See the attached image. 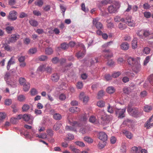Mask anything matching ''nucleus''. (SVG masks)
<instances>
[{"mask_svg":"<svg viewBox=\"0 0 153 153\" xmlns=\"http://www.w3.org/2000/svg\"><path fill=\"white\" fill-rule=\"evenodd\" d=\"M12 103V101L11 100L9 99H6L4 101V104L7 105H10Z\"/></svg>","mask_w":153,"mask_h":153,"instance_id":"obj_57","label":"nucleus"},{"mask_svg":"<svg viewBox=\"0 0 153 153\" xmlns=\"http://www.w3.org/2000/svg\"><path fill=\"white\" fill-rule=\"evenodd\" d=\"M97 136L99 138L103 141L105 142L107 140V135L104 132H99Z\"/></svg>","mask_w":153,"mask_h":153,"instance_id":"obj_11","label":"nucleus"},{"mask_svg":"<svg viewBox=\"0 0 153 153\" xmlns=\"http://www.w3.org/2000/svg\"><path fill=\"white\" fill-rule=\"evenodd\" d=\"M105 142L103 141L102 143L100 142L99 143V147L100 149L104 148L105 145Z\"/></svg>","mask_w":153,"mask_h":153,"instance_id":"obj_59","label":"nucleus"},{"mask_svg":"<svg viewBox=\"0 0 153 153\" xmlns=\"http://www.w3.org/2000/svg\"><path fill=\"white\" fill-rule=\"evenodd\" d=\"M152 118H150L144 125V126L146 129H148L150 128L151 127L153 126V123H150L152 122Z\"/></svg>","mask_w":153,"mask_h":153,"instance_id":"obj_15","label":"nucleus"},{"mask_svg":"<svg viewBox=\"0 0 153 153\" xmlns=\"http://www.w3.org/2000/svg\"><path fill=\"white\" fill-rule=\"evenodd\" d=\"M82 48L83 50L82 51L81 50L76 54V56L78 59L82 58L85 54V47L84 45H82Z\"/></svg>","mask_w":153,"mask_h":153,"instance_id":"obj_14","label":"nucleus"},{"mask_svg":"<svg viewBox=\"0 0 153 153\" xmlns=\"http://www.w3.org/2000/svg\"><path fill=\"white\" fill-rule=\"evenodd\" d=\"M83 85L82 82H77L76 85L78 89H81L83 87Z\"/></svg>","mask_w":153,"mask_h":153,"instance_id":"obj_62","label":"nucleus"},{"mask_svg":"<svg viewBox=\"0 0 153 153\" xmlns=\"http://www.w3.org/2000/svg\"><path fill=\"white\" fill-rule=\"evenodd\" d=\"M23 89L25 91H27L30 87V84L29 82H27L23 85Z\"/></svg>","mask_w":153,"mask_h":153,"instance_id":"obj_21","label":"nucleus"},{"mask_svg":"<svg viewBox=\"0 0 153 153\" xmlns=\"http://www.w3.org/2000/svg\"><path fill=\"white\" fill-rule=\"evenodd\" d=\"M99 19L98 18L94 19L93 21V24L98 29H101L103 28L102 24L99 21Z\"/></svg>","mask_w":153,"mask_h":153,"instance_id":"obj_8","label":"nucleus"},{"mask_svg":"<svg viewBox=\"0 0 153 153\" xmlns=\"http://www.w3.org/2000/svg\"><path fill=\"white\" fill-rule=\"evenodd\" d=\"M30 115L27 114H25L23 115L22 118L25 121H28L30 119Z\"/></svg>","mask_w":153,"mask_h":153,"instance_id":"obj_45","label":"nucleus"},{"mask_svg":"<svg viewBox=\"0 0 153 153\" xmlns=\"http://www.w3.org/2000/svg\"><path fill=\"white\" fill-rule=\"evenodd\" d=\"M150 49L148 47L145 48L143 51V53L146 54H148L150 53Z\"/></svg>","mask_w":153,"mask_h":153,"instance_id":"obj_51","label":"nucleus"},{"mask_svg":"<svg viewBox=\"0 0 153 153\" xmlns=\"http://www.w3.org/2000/svg\"><path fill=\"white\" fill-rule=\"evenodd\" d=\"M115 90L114 88L112 86L109 87L107 89V92L110 94L113 93L115 92Z\"/></svg>","mask_w":153,"mask_h":153,"instance_id":"obj_27","label":"nucleus"},{"mask_svg":"<svg viewBox=\"0 0 153 153\" xmlns=\"http://www.w3.org/2000/svg\"><path fill=\"white\" fill-rule=\"evenodd\" d=\"M121 152L123 153L125 152L126 151V144L125 143H122L121 146L120 148Z\"/></svg>","mask_w":153,"mask_h":153,"instance_id":"obj_40","label":"nucleus"},{"mask_svg":"<svg viewBox=\"0 0 153 153\" xmlns=\"http://www.w3.org/2000/svg\"><path fill=\"white\" fill-rule=\"evenodd\" d=\"M30 92L31 95L34 96L38 94V92L36 89L33 88L30 90Z\"/></svg>","mask_w":153,"mask_h":153,"instance_id":"obj_39","label":"nucleus"},{"mask_svg":"<svg viewBox=\"0 0 153 153\" xmlns=\"http://www.w3.org/2000/svg\"><path fill=\"white\" fill-rule=\"evenodd\" d=\"M137 40L136 38H134L132 41V46L133 49H135L137 47Z\"/></svg>","mask_w":153,"mask_h":153,"instance_id":"obj_23","label":"nucleus"},{"mask_svg":"<svg viewBox=\"0 0 153 153\" xmlns=\"http://www.w3.org/2000/svg\"><path fill=\"white\" fill-rule=\"evenodd\" d=\"M53 117L54 119L57 120H60L62 118L61 115L58 113H55L54 114Z\"/></svg>","mask_w":153,"mask_h":153,"instance_id":"obj_34","label":"nucleus"},{"mask_svg":"<svg viewBox=\"0 0 153 153\" xmlns=\"http://www.w3.org/2000/svg\"><path fill=\"white\" fill-rule=\"evenodd\" d=\"M19 84L21 85H23L27 82H26L25 79L23 77H20L19 79Z\"/></svg>","mask_w":153,"mask_h":153,"instance_id":"obj_47","label":"nucleus"},{"mask_svg":"<svg viewBox=\"0 0 153 153\" xmlns=\"http://www.w3.org/2000/svg\"><path fill=\"white\" fill-rule=\"evenodd\" d=\"M140 58L139 57H128L127 62L128 64L132 67V70L135 73H137L141 69V65L140 63Z\"/></svg>","mask_w":153,"mask_h":153,"instance_id":"obj_1","label":"nucleus"},{"mask_svg":"<svg viewBox=\"0 0 153 153\" xmlns=\"http://www.w3.org/2000/svg\"><path fill=\"white\" fill-rule=\"evenodd\" d=\"M5 29L8 33H10L14 29V27L13 26H8L6 27Z\"/></svg>","mask_w":153,"mask_h":153,"instance_id":"obj_37","label":"nucleus"},{"mask_svg":"<svg viewBox=\"0 0 153 153\" xmlns=\"http://www.w3.org/2000/svg\"><path fill=\"white\" fill-rule=\"evenodd\" d=\"M68 123L71 126H67L65 127V129L68 131H76V128L79 126L77 122L75 121L69 120Z\"/></svg>","mask_w":153,"mask_h":153,"instance_id":"obj_4","label":"nucleus"},{"mask_svg":"<svg viewBox=\"0 0 153 153\" xmlns=\"http://www.w3.org/2000/svg\"><path fill=\"white\" fill-rule=\"evenodd\" d=\"M25 97L23 95H20L18 97V100L20 102L24 101L25 100Z\"/></svg>","mask_w":153,"mask_h":153,"instance_id":"obj_49","label":"nucleus"},{"mask_svg":"<svg viewBox=\"0 0 153 153\" xmlns=\"http://www.w3.org/2000/svg\"><path fill=\"white\" fill-rule=\"evenodd\" d=\"M121 73L120 72H117L113 73L112 75V76L114 78H116L118 77Z\"/></svg>","mask_w":153,"mask_h":153,"instance_id":"obj_58","label":"nucleus"},{"mask_svg":"<svg viewBox=\"0 0 153 153\" xmlns=\"http://www.w3.org/2000/svg\"><path fill=\"white\" fill-rule=\"evenodd\" d=\"M20 36L18 34H13L9 38L8 43H14L19 38Z\"/></svg>","mask_w":153,"mask_h":153,"instance_id":"obj_12","label":"nucleus"},{"mask_svg":"<svg viewBox=\"0 0 153 153\" xmlns=\"http://www.w3.org/2000/svg\"><path fill=\"white\" fill-rule=\"evenodd\" d=\"M17 13L15 10L10 11L7 19L10 21H14L17 19Z\"/></svg>","mask_w":153,"mask_h":153,"instance_id":"obj_7","label":"nucleus"},{"mask_svg":"<svg viewBox=\"0 0 153 153\" xmlns=\"http://www.w3.org/2000/svg\"><path fill=\"white\" fill-rule=\"evenodd\" d=\"M35 4L39 7H41L43 4L42 0H36L35 2Z\"/></svg>","mask_w":153,"mask_h":153,"instance_id":"obj_33","label":"nucleus"},{"mask_svg":"<svg viewBox=\"0 0 153 153\" xmlns=\"http://www.w3.org/2000/svg\"><path fill=\"white\" fill-rule=\"evenodd\" d=\"M79 99L83 101L84 103H86L89 99L88 96L85 95L84 92H81L79 96Z\"/></svg>","mask_w":153,"mask_h":153,"instance_id":"obj_13","label":"nucleus"},{"mask_svg":"<svg viewBox=\"0 0 153 153\" xmlns=\"http://www.w3.org/2000/svg\"><path fill=\"white\" fill-rule=\"evenodd\" d=\"M100 114L101 115V123L104 125H106L111 120L112 116L111 115H107L103 111H100Z\"/></svg>","mask_w":153,"mask_h":153,"instance_id":"obj_2","label":"nucleus"},{"mask_svg":"<svg viewBox=\"0 0 153 153\" xmlns=\"http://www.w3.org/2000/svg\"><path fill=\"white\" fill-rule=\"evenodd\" d=\"M105 102L102 100H100L97 103V105L100 108H102L105 106Z\"/></svg>","mask_w":153,"mask_h":153,"instance_id":"obj_31","label":"nucleus"},{"mask_svg":"<svg viewBox=\"0 0 153 153\" xmlns=\"http://www.w3.org/2000/svg\"><path fill=\"white\" fill-rule=\"evenodd\" d=\"M116 138L114 136H112L111 137L110 142L112 144L115 143L116 142Z\"/></svg>","mask_w":153,"mask_h":153,"instance_id":"obj_63","label":"nucleus"},{"mask_svg":"<svg viewBox=\"0 0 153 153\" xmlns=\"http://www.w3.org/2000/svg\"><path fill=\"white\" fill-rule=\"evenodd\" d=\"M123 133L128 138L130 139L132 138L133 135L131 132L129 131H126L123 132Z\"/></svg>","mask_w":153,"mask_h":153,"instance_id":"obj_24","label":"nucleus"},{"mask_svg":"<svg viewBox=\"0 0 153 153\" xmlns=\"http://www.w3.org/2000/svg\"><path fill=\"white\" fill-rule=\"evenodd\" d=\"M127 111L128 113L134 117H137L139 114L138 109L137 108H132L130 105H128Z\"/></svg>","mask_w":153,"mask_h":153,"instance_id":"obj_5","label":"nucleus"},{"mask_svg":"<svg viewBox=\"0 0 153 153\" xmlns=\"http://www.w3.org/2000/svg\"><path fill=\"white\" fill-rule=\"evenodd\" d=\"M89 121L92 123H95L97 121V119L95 117L92 116H91L89 119Z\"/></svg>","mask_w":153,"mask_h":153,"instance_id":"obj_44","label":"nucleus"},{"mask_svg":"<svg viewBox=\"0 0 153 153\" xmlns=\"http://www.w3.org/2000/svg\"><path fill=\"white\" fill-rule=\"evenodd\" d=\"M127 27L126 25L124 24L123 22L120 23L118 25V27L121 30H123L126 28Z\"/></svg>","mask_w":153,"mask_h":153,"instance_id":"obj_43","label":"nucleus"},{"mask_svg":"<svg viewBox=\"0 0 153 153\" xmlns=\"http://www.w3.org/2000/svg\"><path fill=\"white\" fill-rule=\"evenodd\" d=\"M126 23L128 25L131 27L134 26L135 25L134 21L132 19L131 16H128L127 17L125 20Z\"/></svg>","mask_w":153,"mask_h":153,"instance_id":"obj_10","label":"nucleus"},{"mask_svg":"<svg viewBox=\"0 0 153 153\" xmlns=\"http://www.w3.org/2000/svg\"><path fill=\"white\" fill-rule=\"evenodd\" d=\"M150 59V56H147L146 57L145 59L144 60L143 64L144 65H146L149 62V60Z\"/></svg>","mask_w":153,"mask_h":153,"instance_id":"obj_55","label":"nucleus"},{"mask_svg":"<svg viewBox=\"0 0 153 153\" xmlns=\"http://www.w3.org/2000/svg\"><path fill=\"white\" fill-rule=\"evenodd\" d=\"M51 79L54 82H57L59 79V76L57 73H54L51 76Z\"/></svg>","mask_w":153,"mask_h":153,"instance_id":"obj_18","label":"nucleus"},{"mask_svg":"<svg viewBox=\"0 0 153 153\" xmlns=\"http://www.w3.org/2000/svg\"><path fill=\"white\" fill-rule=\"evenodd\" d=\"M149 81L150 84L153 86V74L149 76Z\"/></svg>","mask_w":153,"mask_h":153,"instance_id":"obj_64","label":"nucleus"},{"mask_svg":"<svg viewBox=\"0 0 153 153\" xmlns=\"http://www.w3.org/2000/svg\"><path fill=\"white\" fill-rule=\"evenodd\" d=\"M11 75L9 72L5 74L4 77V78L5 80L7 82H10V81H11L12 76Z\"/></svg>","mask_w":153,"mask_h":153,"instance_id":"obj_20","label":"nucleus"},{"mask_svg":"<svg viewBox=\"0 0 153 153\" xmlns=\"http://www.w3.org/2000/svg\"><path fill=\"white\" fill-rule=\"evenodd\" d=\"M36 137L43 139H45L47 138V135L45 133H42L41 135L36 134Z\"/></svg>","mask_w":153,"mask_h":153,"instance_id":"obj_35","label":"nucleus"},{"mask_svg":"<svg viewBox=\"0 0 153 153\" xmlns=\"http://www.w3.org/2000/svg\"><path fill=\"white\" fill-rule=\"evenodd\" d=\"M61 126V124L59 123H56L53 126V129L56 131L59 130Z\"/></svg>","mask_w":153,"mask_h":153,"instance_id":"obj_42","label":"nucleus"},{"mask_svg":"<svg viewBox=\"0 0 153 153\" xmlns=\"http://www.w3.org/2000/svg\"><path fill=\"white\" fill-rule=\"evenodd\" d=\"M152 109V107L151 106L148 105H145L144 108V110L145 112H148L151 111Z\"/></svg>","mask_w":153,"mask_h":153,"instance_id":"obj_50","label":"nucleus"},{"mask_svg":"<svg viewBox=\"0 0 153 153\" xmlns=\"http://www.w3.org/2000/svg\"><path fill=\"white\" fill-rule=\"evenodd\" d=\"M48 134L51 137H52L53 134V131L51 129H48L46 131Z\"/></svg>","mask_w":153,"mask_h":153,"instance_id":"obj_61","label":"nucleus"},{"mask_svg":"<svg viewBox=\"0 0 153 153\" xmlns=\"http://www.w3.org/2000/svg\"><path fill=\"white\" fill-rule=\"evenodd\" d=\"M46 65L45 64H42L40 65L38 68V71H45Z\"/></svg>","mask_w":153,"mask_h":153,"instance_id":"obj_26","label":"nucleus"},{"mask_svg":"<svg viewBox=\"0 0 153 153\" xmlns=\"http://www.w3.org/2000/svg\"><path fill=\"white\" fill-rule=\"evenodd\" d=\"M68 47L69 45L65 42L63 43L61 45V48L64 50L68 49Z\"/></svg>","mask_w":153,"mask_h":153,"instance_id":"obj_38","label":"nucleus"},{"mask_svg":"<svg viewBox=\"0 0 153 153\" xmlns=\"http://www.w3.org/2000/svg\"><path fill=\"white\" fill-rule=\"evenodd\" d=\"M84 139L85 141L88 143H92L93 142V140L90 137L86 136L84 137Z\"/></svg>","mask_w":153,"mask_h":153,"instance_id":"obj_32","label":"nucleus"},{"mask_svg":"<svg viewBox=\"0 0 153 153\" xmlns=\"http://www.w3.org/2000/svg\"><path fill=\"white\" fill-rule=\"evenodd\" d=\"M112 2L111 0H104L101 1L100 3L102 5H104L107 4H110Z\"/></svg>","mask_w":153,"mask_h":153,"instance_id":"obj_41","label":"nucleus"},{"mask_svg":"<svg viewBox=\"0 0 153 153\" xmlns=\"http://www.w3.org/2000/svg\"><path fill=\"white\" fill-rule=\"evenodd\" d=\"M75 143L76 145L81 147H84L85 146L83 142L81 141H77L75 142Z\"/></svg>","mask_w":153,"mask_h":153,"instance_id":"obj_52","label":"nucleus"},{"mask_svg":"<svg viewBox=\"0 0 153 153\" xmlns=\"http://www.w3.org/2000/svg\"><path fill=\"white\" fill-rule=\"evenodd\" d=\"M69 111L70 112L74 113L78 112L79 111V109L76 107H74L71 108L69 109Z\"/></svg>","mask_w":153,"mask_h":153,"instance_id":"obj_25","label":"nucleus"},{"mask_svg":"<svg viewBox=\"0 0 153 153\" xmlns=\"http://www.w3.org/2000/svg\"><path fill=\"white\" fill-rule=\"evenodd\" d=\"M15 63V60L13 57H12L8 61L7 65V70H9L10 69V65H11L14 64Z\"/></svg>","mask_w":153,"mask_h":153,"instance_id":"obj_19","label":"nucleus"},{"mask_svg":"<svg viewBox=\"0 0 153 153\" xmlns=\"http://www.w3.org/2000/svg\"><path fill=\"white\" fill-rule=\"evenodd\" d=\"M107 111L110 113H112L114 112V110L112 107L108 104V106L107 107Z\"/></svg>","mask_w":153,"mask_h":153,"instance_id":"obj_56","label":"nucleus"},{"mask_svg":"<svg viewBox=\"0 0 153 153\" xmlns=\"http://www.w3.org/2000/svg\"><path fill=\"white\" fill-rule=\"evenodd\" d=\"M126 109V108L122 109L116 108L115 110V112L116 115L118 116V117L121 118L125 117L124 114L125 112Z\"/></svg>","mask_w":153,"mask_h":153,"instance_id":"obj_6","label":"nucleus"},{"mask_svg":"<svg viewBox=\"0 0 153 153\" xmlns=\"http://www.w3.org/2000/svg\"><path fill=\"white\" fill-rule=\"evenodd\" d=\"M121 48L123 50H127L129 48V44L126 42H123L120 45Z\"/></svg>","mask_w":153,"mask_h":153,"instance_id":"obj_17","label":"nucleus"},{"mask_svg":"<svg viewBox=\"0 0 153 153\" xmlns=\"http://www.w3.org/2000/svg\"><path fill=\"white\" fill-rule=\"evenodd\" d=\"M3 47L5 50L7 51L11 52L12 50V47L6 43L4 44Z\"/></svg>","mask_w":153,"mask_h":153,"instance_id":"obj_22","label":"nucleus"},{"mask_svg":"<svg viewBox=\"0 0 153 153\" xmlns=\"http://www.w3.org/2000/svg\"><path fill=\"white\" fill-rule=\"evenodd\" d=\"M66 97L65 95L64 94H61L59 96V99L62 101L65 100Z\"/></svg>","mask_w":153,"mask_h":153,"instance_id":"obj_60","label":"nucleus"},{"mask_svg":"<svg viewBox=\"0 0 153 153\" xmlns=\"http://www.w3.org/2000/svg\"><path fill=\"white\" fill-rule=\"evenodd\" d=\"M29 23L31 25L35 27H36L38 25L37 22L34 19L30 20Z\"/></svg>","mask_w":153,"mask_h":153,"instance_id":"obj_28","label":"nucleus"},{"mask_svg":"<svg viewBox=\"0 0 153 153\" xmlns=\"http://www.w3.org/2000/svg\"><path fill=\"white\" fill-rule=\"evenodd\" d=\"M37 51V49L36 48H30L28 51L29 54H32L35 53Z\"/></svg>","mask_w":153,"mask_h":153,"instance_id":"obj_29","label":"nucleus"},{"mask_svg":"<svg viewBox=\"0 0 153 153\" xmlns=\"http://www.w3.org/2000/svg\"><path fill=\"white\" fill-rule=\"evenodd\" d=\"M114 20L116 22H119L120 21L122 22L124 21V19L121 18V17L118 16H117L114 18Z\"/></svg>","mask_w":153,"mask_h":153,"instance_id":"obj_48","label":"nucleus"},{"mask_svg":"<svg viewBox=\"0 0 153 153\" xmlns=\"http://www.w3.org/2000/svg\"><path fill=\"white\" fill-rule=\"evenodd\" d=\"M30 108V106L27 104H24L22 107V109L23 111L26 112Z\"/></svg>","mask_w":153,"mask_h":153,"instance_id":"obj_30","label":"nucleus"},{"mask_svg":"<svg viewBox=\"0 0 153 153\" xmlns=\"http://www.w3.org/2000/svg\"><path fill=\"white\" fill-rule=\"evenodd\" d=\"M103 52L104 54V56L107 59H108L113 56L112 53L109 49L104 50L103 51Z\"/></svg>","mask_w":153,"mask_h":153,"instance_id":"obj_9","label":"nucleus"},{"mask_svg":"<svg viewBox=\"0 0 153 153\" xmlns=\"http://www.w3.org/2000/svg\"><path fill=\"white\" fill-rule=\"evenodd\" d=\"M48 59V57L44 55L41 56L39 57V59L40 61H44Z\"/></svg>","mask_w":153,"mask_h":153,"instance_id":"obj_53","label":"nucleus"},{"mask_svg":"<svg viewBox=\"0 0 153 153\" xmlns=\"http://www.w3.org/2000/svg\"><path fill=\"white\" fill-rule=\"evenodd\" d=\"M88 128V127H85L84 128H81L80 129L79 132L82 134H84L87 132Z\"/></svg>","mask_w":153,"mask_h":153,"instance_id":"obj_46","label":"nucleus"},{"mask_svg":"<svg viewBox=\"0 0 153 153\" xmlns=\"http://www.w3.org/2000/svg\"><path fill=\"white\" fill-rule=\"evenodd\" d=\"M103 91L102 90L99 92L97 94V98L98 99L101 98L103 95Z\"/></svg>","mask_w":153,"mask_h":153,"instance_id":"obj_54","label":"nucleus"},{"mask_svg":"<svg viewBox=\"0 0 153 153\" xmlns=\"http://www.w3.org/2000/svg\"><path fill=\"white\" fill-rule=\"evenodd\" d=\"M141 149L140 147L138 148L136 146L133 147L131 149V153H140Z\"/></svg>","mask_w":153,"mask_h":153,"instance_id":"obj_16","label":"nucleus"},{"mask_svg":"<svg viewBox=\"0 0 153 153\" xmlns=\"http://www.w3.org/2000/svg\"><path fill=\"white\" fill-rule=\"evenodd\" d=\"M53 52V51L52 48H47L45 50L46 54L48 55H51L52 54Z\"/></svg>","mask_w":153,"mask_h":153,"instance_id":"obj_36","label":"nucleus"},{"mask_svg":"<svg viewBox=\"0 0 153 153\" xmlns=\"http://www.w3.org/2000/svg\"><path fill=\"white\" fill-rule=\"evenodd\" d=\"M120 3L119 2L114 1L112 4L108 7V11L110 13H115L120 8Z\"/></svg>","mask_w":153,"mask_h":153,"instance_id":"obj_3","label":"nucleus"}]
</instances>
